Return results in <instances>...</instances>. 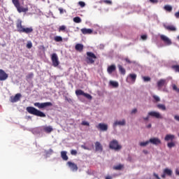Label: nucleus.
<instances>
[{
    "label": "nucleus",
    "instance_id": "1",
    "mask_svg": "<svg viewBox=\"0 0 179 179\" xmlns=\"http://www.w3.org/2000/svg\"><path fill=\"white\" fill-rule=\"evenodd\" d=\"M22 23H23V22L20 19H18L16 22V28L19 33H25V34H30V33H33V27L24 28L23 25H22Z\"/></svg>",
    "mask_w": 179,
    "mask_h": 179
},
{
    "label": "nucleus",
    "instance_id": "2",
    "mask_svg": "<svg viewBox=\"0 0 179 179\" xmlns=\"http://www.w3.org/2000/svg\"><path fill=\"white\" fill-rule=\"evenodd\" d=\"M12 3L19 13H22V12L26 13L29 10L28 8H24L23 6L20 5L19 0H12Z\"/></svg>",
    "mask_w": 179,
    "mask_h": 179
},
{
    "label": "nucleus",
    "instance_id": "3",
    "mask_svg": "<svg viewBox=\"0 0 179 179\" xmlns=\"http://www.w3.org/2000/svg\"><path fill=\"white\" fill-rule=\"evenodd\" d=\"M109 148L115 151H118L122 149V145L118 143L117 140L114 139L110 142Z\"/></svg>",
    "mask_w": 179,
    "mask_h": 179
},
{
    "label": "nucleus",
    "instance_id": "4",
    "mask_svg": "<svg viewBox=\"0 0 179 179\" xmlns=\"http://www.w3.org/2000/svg\"><path fill=\"white\" fill-rule=\"evenodd\" d=\"M136 76H137L135 73L129 74L127 77L126 82L130 85H134V83L136 81Z\"/></svg>",
    "mask_w": 179,
    "mask_h": 179
},
{
    "label": "nucleus",
    "instance_id": "5",
    "mask_svg": "<svg viewBox=\"0 0 179 179\" xmlns=\"http://www.w3.org/2000/svg\"><path fill=\"white\" fill-rule=\"evenodd\" d=\"M35 107H38V108H45V107H51L52 106V103L51 102H45V103H38L36 102L34 103Z\"/></svg>",
    "mask_w": 179,
    "mask_h": 179
},
{
    "label": "nucleus",
    "instance_id": "6",
    "mask_svg": "<svg viewBox=\"0 0 179 179\" xmlns=\"http://www.w3.org/2000/svg\"><path fill=\"white\" fill-rule=\"evenodd\" d=\"M76 94L78 97L83 96V97H85V99H88V100H90V94L85 93V92H83V90H76Z\"/></svg>",
    "mask_w": 179,
    "mask_h": 179
},
{
    "label": "nucleus",
    "instance_id": "7",
    "mask_svg": "<svg viewBox=\"0 0 179 179\" xmlns=\"http://www.w3.org/2000/svg\"><path fill=\"white\" fill-rule=\"evenodd\" d=\"M52 65L55 67L58 66L59 65V60L58 59V55L56 53H53L51 57Z\"/></svg>",
    "mask_w": 179,
    "mask_h": 179
},
{
    "label": "nucleus",
    "instance_id": "8",
    "mask_svg": "<svg viewBox=\"0 0 179 179\" xmlns=\"http://www.w3.org/2000/svg\"><path fill=\"white\" fill-rule=\"evenodd\" d=\"M160 38L162 41H164L166 45H171V44H173L171 39H170V38L167 37L166 35H160Z\"/></svg>",
    "mask_w": 179,
    "mask_h": 179
},
{
    "label": "nucleus",
    "instance_id": "9",
    "mask_svg": "<svg viewBox=\"0 0 179 179\" xmlns=\"http://www.w3.org/2000/svg\"><path fill=\"white\" fill-rule=\"evenodd\" d=\"M96 129L101 131H107L108 130V125L105 123H99L97 124Z\"/></svg>",
    "mask_w": 179,
    "mask_h": 179
},
{
    "label": "nucleus",
    "instance_id": "10",
    "mask_svg": "<svg viewBox=\"0 0 179 179\" xmlns=\"http://www.w3.org/2000/svg\"><path fill=\"white\" fill-rule=\"evenodd\" d=\"M166 176L168 177H171V176H173V171L169 168L164 169L163 174L161 176V177H162L163 179H165Z\"/></svg>",
    "mask_w": 179,
    "mask_h": 179
},
{
    "label": "nucleus",
    "instance_id": "11",
    "mask_svg": "<svg viewBox=\"0 0 179 179\" xmlns=\"http://www.w3.org/2000/svg\"><path fill=\"white\" fill-rule=\"evenodd\" d=\"M166 85H167V80H166L165 79H160L157 83L158 90H162V88L163 87V86H166Z\"/></svg>",
    "mask_w": 179,
    "mask_h": 179
},
{
    "label": "nucleus",
    "instance_id": "12",
    "mask_svg": "<svg viewBox=\"0 0 179 179\" xmlns=\"http://www.w3.org/2000/svg\"><path fill=\"white\" fill-rule=\"evenodd\" d=\"M20 97H22V94L18 93L16 94L14 96H10V101L11 103H17V101L20 100Z\"/></svg>",
    "mask_w": 179,
    "mask_h": 179
},
{
    "label": "nucleus",
    "instance_id": "13",
    "mask_svg": "<svg viewBox=\"0 0 179 179\" xmlns=\"http://www.w3.org/2000/svg\"><path fill=\"white\" fill-rule=\"evenodd\" d=\"M8 76H9L8 75V73H6V72H5V71L0 69V80L1 81L6 80Z\"/></svg>",
    "mask_w": 179,
    "mask_h": 179
},
{
    "label": "nucleus",
    "instance_id": "14",
    "mask_svg": "<svg viewBox=\"0 0 179 179\" xmlns=\"http://www.w3.org/2000/svg\"><path fill=\"white\" fill-rule=\"evenodd\" d=\"M124 125H126V120L124 119H122V120H116L113 124L114 127L117 126L124 127Z\"/></svg>",
    "mask_w": 179,
    "mask_h": 179
},
{
    "label": "nucleus",
    "instance_id": "15",
    "mask_svg": "<svg viewBox=\"0 0 179 179\" xmlns=\"http://www.w3.org/2000/svg\"><path fill=\"white\" fill-rule=\"evenodd\" d=\"M148 143H152V145H158L161 144V141L158 138H152L150 139V141H148Z\"/></svg>",
    "mask_w": 179,
    "mask_h": 179
},
{
    "label": "nucleus",
    "instance_id": "16",
    "mask_svg": "<svg viewBox=\"0 0 179 179\" xmlns=\"http://www.w3.org/2000/svg\"><path fill=\"white\" fill-rule=\"evenodd\" d=\"M99 59V56L93 52H90V64H94Z\"/></svg>",
    "mask_w": 179,
    "mask_h": 179
},
{
    "label": "nucleus",
    "instance_id": "17",
    "mask_svg": "<svg viewBox=\"0 0 179 179\" xmlns=\"http://www.w3.org/2000/svg\"><path fill=\"white\" fill-rule=\"evenodd\" d=\"M164 27L166 29V30H169V31H177V28L173 25L164 24Z\"/></svg>",
    "mask_w": 179,
    "mask_h": 179
},
{
    "label": "nucleus",
    "instance_id": "18",
    "mask_svg": "<svg viewBox=\"0 0 179 179\" xmlns=\"http://www.w3.org/2000/svg\"><path fill=\"white\" fill-rule=\"evenodd\" d=\"M95 151L96 152H102L103 151V146L100 142H95Z\"/></svg>",
    "mask_w": 179,
    "mask_h": 179
},
{
    "label": "nucleus",
    "instance_id": "19",
    "mask_svg": "<svg viewBox=\"0 0 179 179\" xmlns=\"http://www.w3.org/2000/svg\"><path fill=\"white\" fill-rule=\"evenodd\" d=\"M115 69H117L115 64H112L108 67L107 72H108V73L111 75V73H113V72H114L115 71Z\"/></svg>",
    "mask_w": 179,
    "mask_h": 179
},
{
    "label": "nucleus",
    "instance_id": "20",
    "mask_svg": "<svg viewBox=\"0 0 179 179\" xmlns=\"http://www.w3.org/2000/svg\"><path fill=\"white\" fill-rule=\"evenodd\" d=\"M148 116L156 117L157 119L162 118V116H161L160 113H148Z\"/></svg>",
    "mask_w": 179,
    "mask_h": 179
},
{
    "label": "nucleus",
    "instance_id": "21",
    "mask_svg": "<svg viewBox=\"0 0 179 179\" xmlns=\"http://www.w3.org/2000/svg\"><path fill=\"white\" fill-rule=\"evenodd\" d=\"M173 139H175V135L173 134H167L165 138H164L165 141H173Z\"/></svg>",
    "mask_w": 179,
    "mask_h": 179
},
{
    "label": "nucleus",
    "instance_id": "22",
    "mask_svg": "<svg viewBox=\"0 0 179 179\" xmlns=\"http://www.w3.org/2000/svg\"><path fill=\"white\" fill-rule=\"evenodd\" d=\"M27 111L29 113H41L40 110H37L35 108H33L31 106H29L27 108Z\"/></svg>",
    "mask_w": 179,
    "mask_h": 179
},
{
    "label": "nucleus",
    "instance_id": "23",
    "mask_svg": "<svg viewBox=\"0 0 179 179\" xmlns=\"http://www.w3.org/2000/svg\"><path fill=\"white\" fill-rule=\"evenodd\" d=\"M75 48L76 51H79L81 52V51H83V45L80 43H77L75 46Z\"/></svg>",
    "mask_w": 179,
    "mask_h": 179
},
{
    "label": "nucleus",
    "instance_id": "24",
    "mask_svg": "<svg viewBox=\"0 0 179 179\" xmlns=\"http://www.w3.org/2000/svg\"><path fill=\"white\" fill-rule=\"evenodd\" d=\"M109 85L110 86H112V87H118V86H120V84L118 83V82L117 81H113V80H110L109 82Z\"/></svg>",
    "mask_w": 179,
    "mask_h": 179
},
{
    "label": "nucleus",
    "instance_id": "25",
    "mask_svg": "<svg viewBox=\"0 0 179 179\" xmlns=\"http://www.w3.org/2000/svg\"><path fill=\"white\" fill-rule=\"evenodd\" d=\"M117 67L119 68V72H120V73H122V75H125L126 73V71H125V69H124V67H122L121 66V64H118L117 65Z\"/></svg>",
    "mask_w": 179,
    "mask_h": 179
},
{
    "label": "nucleus",
    "instance_id": "26",
    "mask_svg": "<svg viewBox=\"0 0 179 179\" xmlns=\"http://www.w3.org/2000/svg\"><path fill=\"white\" fill-rule=\"evenodd\" d=\"M164 9L167 12H171V10H173V7L170 5H166L164 6Z\"/></svg>",
    "mask_w": 179,
    "mask_h": 179
},
{
    "label": "nucleus",
    "instance_id": "27",
    "mask_svg": "<svg viewBox=\"0 0 179 179\" xmlns=\"http://www.w3.org/2000/svg\"><path fill=\"white\" fill-rule=\"evenodd\" d=\"M81 31L83 33V34H90V29H82Z\"/></svg>",
    "mask_w": 179,
    "mask_h": 179
},
{
    "label": "nucleus",
    "instance_id": "28",
    "mask_svg": "<svg viewBox=\"0 0 179 179\" xmlns=\"http://www.w3.org/2000/svg\"><path fill=\"white\" fill-rule=\"evenodd\" d=\"M176 146V143L175 142H169L167 143V147L170 149H172L173 148H174Z\"/></svg>",
    "mask_w": 179,
    "mask_h": 179
},
{
    "label": "nucleus",
    "instance_id": "29",
    "mask_svg": "<svg viewBox=\"0 0 179 179\" xmlns=\"http://www.w3.org/2000/svg\"><path fill=\"white\" fill-rule=\"evenodd\" d=\"M123 167H124L123 165L120 164V165L113 166V169L115 170V171H120V170H122V169Z\"/></svg>",
    "mask_w": 179,
    "mask_h": 179
},
{
    "label": "nucleus",
    "instance_id": "30",
    "mask_svg": "<svg viewBox=\"0 0 179 179\" xmlns=\"http://www.w3.org/2000/svg\"><path fill=\"white\" fill-rule=\"evenodd\" d=\"M54 39H55V41H56L57 43H60L61 41H62V37L59 36H55Z\"/></svg>",
    "mask_w": 179,
    "mask_h": 179
},
{
    "label": "nucleus",
    "instance_id": "31",
    "mask_svg": "<svg viewBox=\"0 0 179 179\" xmlns=\"http://www.w3.org/2000/svg\"><path fill=\"white\" fill-rule=\"evenodd\" d=\"M73 22H75V23H80L82 22V19H80L79 17H75L73 18Z\"/></svg>",
    "mask_w": 179,
    "mask_h": 179
},
{
    "label": "nucleus",
    "instance_id": "32",
    "mask_svg": "<svg viewBox=\"0 0 179 179\" xmlns=\"http://www.w3.org/2000/svg\"><path fill=\"white\" fill-rule=\"evenodd\" d=\"M171 68L175 71V72L179 73V65H173L171 66Z\"/></svg>",
    "mask_w": 179,
    "mask_h": 179
},
{
    "label": "nucleus",
    "instance_id": "33",
    "mask_svg": "<svg viewBox=\"0 0 179 179\" xmlns=\"http://www.w3.org/2000/svg\"><path fill=\"white\" fill-rule=\"evenodd\" d=\"M152 98L157 103H159V101H160V97H159V96L157 95H152Z\"/></svg>",
    "mask_w": 179,
    "mask_h": 179
},
{
    "label": "nucleus",
    "instance_id": "34",
    "mask_svg": "<svg viewBox=\"0 0 179 179\" xmlns=\"http://www.w3.org/2000/svg\"><path fill=\"white\" fill-rule=\"evenodd\" d=\"M66 30V26L62 25L59 27V31H65Z\"/></svg>",
    "mask_w": 179,
    "mask_h": 179
},
{
    "label": "nucleus",
    "instance_id": "35",
    "mask_svg": "<svg viewBox=\"0 0 179 179\" xmlns=\"http://www.w3.org/2000/svg\"><path fill=\"white\" fill-rule=\"evenodd\" d=\"M149 141H146L145 142H140V146L145 147L146 145H149Z\"/></svg>",
    "mask_w": 179,
    "mask_h": 179
},
{
    "label": "nucleus",
    "instance_id": "36",
    "mask_svg": "<svg viewBox=\"0 0 179 179\" xmlns=\"http://www.w3.org/2000/svg\"><path fill=\"white\" fill-rule=\"evenodd\" d=\"M34 76V73H29L27 76H26V78L27 79H33Z\"/></svg>",
    "mask_w": 179,
    "mask_h": 179
},
{
    "label": "nucleus",
    "instance_id": "37",
    "mask_svg": "<svg viewBox=\"0 0 179 179\" xmlns=\"http://www.w3.org/2000/svg\"><path fill=\"white\" fill-rule=\"evenodd\" d=\"M173 87V90H175V92H177V93H179V88L177 87V85H176L175 84H173L172 85Z\"/></svg>",
    "mask_w": 179,
    "mask_h": 179
},
{
    "label": "nucleus",
    "instance_id": "38",
    "mask_svg": "<svg viewBox=\"0 0 179 179\" xmlns=\"http://www.w3.org/2000/svg\"><path fill=\"white\" fill-rule=\"evenodd\" d=\"M157 107L159 108V110H166V106L163 104H158Z\"/></svg>",
    "mask_w": 179,
    "mask_h": 179
},
{
    "label": "nucleus",
    "instance_id": "39",
    "mask_svg": "<svg viewBox=\"0 0 179 179\" xmlns=\"http://www.w3.org/2000/svg\"><path fill=\"white\" fill-rule=\"evenodd\" d=\"M87 64H89L90 62V52H87Z\"/></svg>",
    "mask_w": 179,
    "mask_h": 179
},
{
    "label": "nucleus",
    "instance_id": "40",
    "mask_svg": "<svg viewBox=\"0 0 179 179\" xmlns=\"http://www.w3.org/2000/svg\"><path fill=\"white\" fill-rule=\"evenodd\" d=\"M143 80L144 82H150V77L144 76L143 77Z\"/></svg>",
    "mask_w": 179,
    "mask_h": 179
},
{
    "label": "nucleus",
    "instance_id": "41",
    "mask_svg": "<svg viewBox=\"0 0 179 179\" xmlns=\"http://www.w3.org/2000/svg\"><path fill=\"white\" fill-rule=\"evenodd\" d=\"M78 5H80L81 8H85V6H86V3H85L83 1H79Z\"/></svg>",
    "mask_w": 179,
    "mask_h": 179
},
{
    "label": "nucleus",
    "instance_id": "42",
    "mask_svg": "<svg viewBox=\"0 0 179 179\" xmlns=\"http://www.w3.org/2000/svg\"><path fill=\"white\" fill-rule=\"evenodd\" d=\"M31 47H33V43H31V42H28L27 44V48H31Z\"/></svg>",
    "mask_w": 179,
    "mask_h": 179
},
{
    "label": "nucleus",
    "instance_id": "43",
    "mask_svg": "<svg viewBox=\"0 0 179 179\" xmlns=\"http://www.w3.org/2000/svg\"><path fill=\"white\" fill-rule=\"evenodd\" d=\"M104 3H108L109 5H111L113 2L110 0H103Z\"/></svg>",
    "mask_w": 179,
    "mask_h": 179
},
{
    "label": "nucleus",
    "instance_id": "44",
    "mask_svg": "<svg viewBox=\"0 0 179 179\" xmlns=\"http://www.w3.org/2000/svg\"><path fill=\"white\" fill-rule=\"evenodd\" d=\"M59 11L61 15H62V13H64V12H66V10H63L62 8H59Z\"/></svg>",
    "mask_w": 179,
    "mask_h": 179
},
{
    "label": "nucleus",
    "instance_id": "45",
    "mask_svg": "<svg viewBox=\"0 0 179 179\" xmlns=\"http://www.w3.org/2000/svg\"><path fill=\"white\" fill-rule=\"evenodd\" d=\"M142 40H147L148 39V35H142L141 36Z\"/></svg>",
    "mask_w": 179,
    "mask_h": 179
},
{
    "label": "nucleus",
    "instance_id": "46",
    "mask_svg": "<svg viewBox=\"0 0 179 179\" xmlns=\"http://www.w3.org/2000/svg\"><path fill=\"white\" fill-rule=\"evenodd\" d=\"M150 2H151V3H157V2H159V0H150Z\"/></svg>",
    "mask_w": 179,
    "mask_h": 179
},
{
    "label": "nucleus",
    "instance_id": "47",
    "mask_svg": "<svg viewBox=\"0 0 179 179\" xmlns=\"http://www.w3.org/2000/svg\"><path fill=\"white\" fill-rule=\"evenodd\" d=\"M175 17L179 19V10L175 13Z\"/></svg>",
    "mask_w": 179,
    "mask_h": 179
},
{
    "label": "nucleus",
    "instance_id": "48",
    "mask_svg": "<svg viewBox=\"0 0 179 179\" xmlns=\"http://www.w3.org/2000/svg\"><path fill=\"white\" fill-rule=\"evenodd\" d=\"M154 177H155V178H157V179H161V178L159 177V175L157 174V173H154Z\"/></svg>",
    "mask_w": 179,
    "mask_h": 179
},
{
    "label": "nucleus",
    "instance_id": "49",
    "mask_svg": "<svg viewBox=\"0 0 179 179\" xmlns=\"http://www.w3.org/2000/svg\"><path fill=\"white\" fill-rule=\"evenodd\" d=\"M174 120H176V121H178L179 122V115L174 116Z\"/></svg>",
    "mask_w": 179,
    "mask_h": 179
},
{
    "label": "nucleus",
    "instance_id": "50",
    "mask_svg": "<svg viewBox=\"0 0 179 179\" xmlns=\"http://www.w3.org/2000/svg\"><path fill=\"white\" fill-rule=\"evenodd\" d=\"M105 179H113V176H107L105 177Z\"/></svg>",
    "mask_w": 179,
    "mask_h": 179
},
{
    "label": "nucleus",
    "instance_id": "51",
    "mask_svg": "<svg viewBox=\"0 0 179 179\" xmlns=\"http://www.w3.org/2000/svg\"><path fill=\"white\" fill-rule=\"evenodd\" d=\"M125 61H126V62H128V64H131V60H129V59L126 58Z\"/></svg>",
    "mask_w": 179,
    "mask_h": 179
},
{
    "label": "nucleus",
    "instance_id": "52",
    "mask_svg": "<svg viewBox=\"0 0 179 179\" xmlns=\"http://www.w3.org/2000/svg\"><path fill=\"white\" fill-rule=\"evenodd\" d=\"M138 112V109L136 108H134L132 110H131V113H137Z\"/></svg>",
    "mask_w": 179,
    "mask_h": 179
},
{
    "label": "nucleus",
    "instance_id": "53",
    "mask_svg": "<svg viewBox=\"0 0 179 179\" xmlns=\"http://www.w3.org/2000/svg\"><path fill=\"white\" fill-rule=\"evenodd\" d=\"M152 127V124H148V126H146V128H148V129H150V128H151Z\"/></svg>",
    "mask_w": 179,
    "mask_h": 179
},
{
    "label": "nucleus",
    "instance_id": "54",
    "mask_svg": "<svg viewBox=\"0 0 179 179\" xmlns=\"http://www.w3.org/2000/svg\"><path fill=\"white\" fill-rule=\"evenodd\" d=\"M176 176H179V171L176 170Z\"/></svg>",
    "mask_w": 179,
    "mask_h": 179
},
{
    "label": "nucleus",
    "instance_id": "55",
    "mask_svg": "<svg viewBox=\"0 0 179 179\" xmlns=\"http://www.w3.org/2000/svg\"><path fill=\"white\" fill-rule=\"evenodd\" d=\"M149 120V116L144 117V120Z\"/></svg>",
    "mask_w": 179,
    "mask_h": 179
},
{
    "label": "nucleus",
    "instance_id": "56",
    "mask_svg": "<svg viewBox=\"0 0 179 179\" xmlns=\"http://www.w3.org/2000/svg\"><path fill=\"white\" fill-rule=\"evenodd\" d=\"M143 153L147 154V153H148V151H146V150H143Z\"/></svg>",
    "mask_w": 179,
    "mask_h": 179
},
{
    "label": "nucleus",
    "instance_id": "57",
    "mask_svg": "<svg viewBox=\"0 0 179 179\" xmlns=\"http://www.w3.org/2000/svg\"><path fill=\"white\" fill-rule=\"evenodd\" d=\"M93 33V30L90 29V34H92Z\"/></svg>",
    "mask_w": 179,
    "mask_h": 179
},
{
    "label": "nucleus",
    "instance_id": "58",
    "mask_svg": "<svg viewBox=\"0 0 179 179\" xmlns=\"http://www.w3.org/2000/svg\"><path fill=\"white\" fill-rule=\"evenodd\" d=\"M178 40H179V36H177Z\"/></svg>",
    "mask_w": 179,
    "mask_h": 179
},
{
    "label": "nucleus",
    "instance_id": "59",
    "mask_svg": "<svg viewBox=\"0 0 179 179\" xmlns=\"http://www.w3.org/2000/svg\"><path fill=\"white\" fill-rule=\"evenodd\" d=\"M90 99H92V96H90Z\"/></svg>",
    "mask_w": 179,
    "mask_h": 179
},
{
    "label": "nucleus",
    "instance_id": "60",
    "mask_svg": "<svg viewBox=\"0 0 179 179\" xmlns=\"http://www.w3.org/2000/svg\"><path fill=\"white\" fill-rule=\"evenodd\" d=\"M178 136H179V134H178Z\"/></svg>",
    "mask_w": 179,
    "mask_h": 179
}]
</instances>
